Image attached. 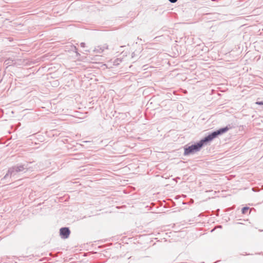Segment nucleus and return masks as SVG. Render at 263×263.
<instances>
[{
  "mask_svg": "<svg viewBox=\"0 0 263 263\" xmlns=\"http://www.w3.org/2000/svg\"><path fill=\"white\" fill-rule=\"evenodd\" d=\"M228 130V128L227 127H224L212 133L208 136L201 140L199 142L189 146L187 147H185L184 148V155H188L199 151L201 147L203 145L204 143L212 141L217 136L222 134L223 133L226 132Z\"/></svg>",
  "mask_w": 263,
  "mask_h": 263,
  "instance_id": "f257e3e1",
  "label": "nucleus"
},
{
  "mask_svg": "<svg viewBox=\"0 0 263 263\" xmlns=\"http://www.w3.org/2000/svg\"><path fill=\"white\" fill-rule=\"evenodd\" d=\"M31 164V163L30 162L23 165H16L9 170L8 173L5 175V177H7V176L9 175L11 177L14 176L16 173L18 172H26L31 168V166H30V165Z\"/></svg>",
  "mask_w": 263,
  "mask_h": 263,
  "instance_id": "f03ea898",
  "label": "nucleus"
},
{
  "mask_svg": "<svg viewBox=\"0 0 263 263\" xmlns=\"http://www.w3.org/2000/svg\"><path fill=\"white\" fill-rule=\"evenodd\" d=\"M70 230L68 228H62L60 230L61 237L64 239L67 238L70 234Z\"/></svg>",
  "mask_w": 263,
  "mask_h": 263,
  "instance_id": "7ed1b4c3",
  "label": "nucleus"
},
{
  "mask_svg": "<svg viewBox=\"0 0 263 263\" xmlns=\"http://www.w3.org/2000/svg\"><path fill=\"white\" fill-rule=\"evenodd\" d=\"M108 49V45L107 44H104L96 47L93 50V51L97 53H101L103 52L105 49Z\"/></svg>",
  "mask_w": 263,
  "mask_h": 263,
  "instance_id": "20e7f679",
  "label": "nucleus"
},
{
  "mask_svg": "<svg viewBox=\"0 0 263 263\" xmlns=\"http://www.w3.org/2000/svg\"><path fill=\"white\" fill-rule=\"evenodd\" d=\"M248 210H249V208L244 207L242 209V213L243 214H245Z\"/></svg>",
  "mask_w": 263,
  "mask_h": 263,
  "instance_id": "39448f33",
  "label": "nucleus"
},
{
  "mask_svg": "<svg viewBox=\"0 0 263 263\" xmlns=\"http://www.w3.org/2000/svg\"><path fill=\"white\" fill-rule=\"evenodd\" d=\"M256 104L258 105H263V101L256 102Z\"/></svg>",
  "mask_w": 263,
  "mask_h": 263,
  "instance_id": "423d86ee",
  "label": "nucleus"
},
{
  "mask_svg": "<svg viewBox=\"0 0 263 263\" xmlns=\"http://www.w3.org/2000/svg\"><path fill=\"white\" fill-rule=\"evenodd\" d=\"M168 1L170 2L173 3H175V2H176L177 1V0H168Z\"/></svg>",
  "mask_w": 263,
  "mask_h": 263,
  "instance_id": "0eeeda50",
  "label": "nucleus"
},
{
  "mask_svg": "<svg viewBox=\"0 0 263 263\" xmlns=\"http://www.w3.org/2000/svg\"><path fill=\"white\" fill-rule=\"evenodd\" d=\"M80 45L82 47H84L85 44L84 43H81Z\"/></svg>",
  "mask_w": 263,
  "mask_h": 263,
  "instance_id": "6e6552de",
  "label": "nucleus"
},
{
  "mask_svg": "<svg viewBox=\"0 0 263 263\" xmlns=\"http://www.w3.org/2000/svg\"><path fill=\"white\" fill-rule=\"evenodd\" d=\"M117 64H118V63H116V62H115V63H114V65H117Z\"/></svg>",
  "mask_w": 263,
  "mask_h": 263,
  "instance_id": "1a4fd4ad",
  "label": "nucleus"
}]
</instances>
